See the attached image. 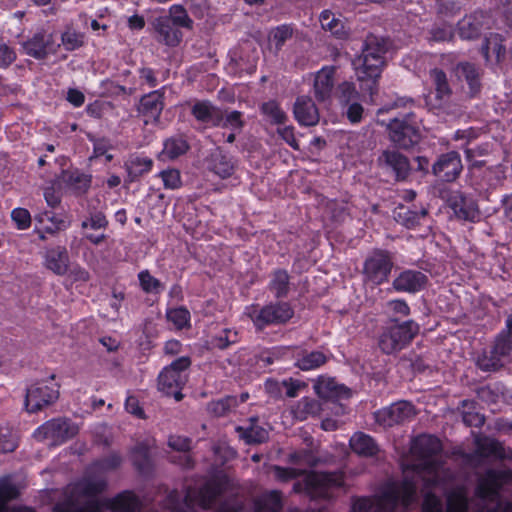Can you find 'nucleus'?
Wrapping results in <instances>:
<instances>
[{"mask_svg":"<svg viewBox=\"0 0 512 512\" xmlns=\"http://www.w3.org/2000/svg\"><path fill=\"white\" fill-rule=\"evenodd\" d=\"M18 447L15 435L9 429H0V452L10 453Z\"/></svg>","mask_w":512,"mask_h":512,"instance_id":"338daca9","label":"nucleus"},{"mask_svg":"<svg viewBox=\"0 0 512 512\" xmlns=\"http://www.w3.org/2000/svg\"><path fill=\"white\" fill-rule=\"evenodd\" d=\"M238 405L236 396H225L208 404V410L216 417H223Z\"/></svg>","mask_w":512,"mask_h":512,"instance_id":"603ef678","label":"nucleus"},{"mask_svg":"<svg viewBox=\"0 0 512 512\" xmlns=\"http://www.w3.org/2000/svg\"><path fill=\"white\" fill-rule=\"evenodd\" d=\"M123 463L119 452H111L107 456L94 460L88 467L89 473H108L117 470Z\"/></svg>","mask_w":512,"mask_h":512,"instance_id":"c03bdc74","label":"nucleus"},{"mask_svg":"<svg viewBox=\"0 0 512 512\" xmlns=\"http://www.w3.org/2000/svg\"><path fill=\"white\" fill-rule=\"evenodd\" d=\"M512 352V338L498 333L489 352H485L478 359V366L481 370L490 372L496 371L502 367L503 358L509 356Z\"/></svg>","mask_w":512,"mask_h":512,"instance_id":"f8f14e48","label":"nucleus"},{"mask_svg":"<svg viewBox=\"0 0 512 512\" xmlns=\"http://www.w3.org/2000/svg\"><path fill=\"white\" fill-rule=\"evenodd\" d=\"M419 329V324L414 320L400 323L398 319H390L379 336L378 346L387 355L399 352L412 342Z\"/></svg>","mask_w":512,"mask_h":512,"instance_id":"f03ea898","label":"nucleus"},{"mask_svg":"<svg viewBox=\"0 0 512 512\" xmlns=\"http://www.w3.org/2000/svg\"><path fill=\"white\" fill-rule=\"evenodd\" d=\"M338 67L325 65L315 73L313 91L315 99L320 103L331 100L335 89V75Z\"/></svg>","mask_w":512,"mask_h":512,"instance_id":"aec40b11","label":"nucleus"},{"mask_svg":"<svg viewBox=\"0 0 512 512\" xmlns=\"http://www.w3.org/2000/svg\"><path fill=\"white\" fill-rule=\"evenodd\" d=\"M295 311L288 301L277 300L263 306L253 305L248 312L256 331H263L270 326L286 325L293 317Z\"/></svg>","mask_w":512,"mask_h":512,"instance_id":"7ed1b4c3","label":"nucleus"},{"mask_svg":"<svg viewBox=\"0 0 512 512\" xmlns=\"http://www.w3.org/2000/svg\"><path fill=\"white\" fill-rule=\"evenodd\" d=\"M208 167L211 172L221 179H228L236 170V160L219 150L211 154Z\"/></svg>","mask_w":512,"mask_h":512,"instance_id":"72a5a7b5","label":"nucleus"},{"mask_svg":"<svg viewBox=\"0 0 512 512\" xmlns=\"http://www.w3.org/2000/svg\"><path fill=\"white\" fill-rule=\"evenodd\" d=\"M441 441L433 435H420L416 437L411 445L412 454L423 461V469L432 471L436 468L434 457L442 452Z\"/></svg>","mask_w":512,"mask_h":512,"instance_id":"ddd939ff","label":"nucleus"},{"mask_svg":"<svg viewBox=\"0 0 512 512\" xmlns=\"http://www.w3.org/2000/svg\"><path fill=\"white\" fill-rule=\"evenodd\" d=\"M93 142V156L95 158L104 156L107 162H111L113 160V155L109 154L108 151L112 149V145L110 140L102 137L91 139Z\"/></svg>","mask_w":512,"mask_h":512,"instance_id":"69168bd1","label":"nucleus"},{"mask_svg":"<svg viewBox=\"0 0 512 512\" xmlns=\"http://www.w3.org/2000/svg\"><path fill=\"white\" fill-rule=\"evenodd\" d=\"M165 189L175 190L181 187V175L177 169H167L159 173Z\"/></svg>","mask_w":512,"mask_h":512,"instance_id":"0e129e2a","label":"nucleus"},{"mask_svg":"<svg viewBox=\"0 0 512 512\" xmlns=\"http://www.w3.org/2000/svg\"><path fill=\"white\" fill-rule=\"evenodd\" d=\"M445 512H468V499L462 491H452L446 499Z\"/></svg>","mask_w":512,"mask_h":512,"instance_id":"4d7b16f0","label":"nucleus"},{"mask_svg":"<svg viewBox=\"0 0 512 512\" xmlns=\"http://www.w3.org/2000/svg\"><path fill=\"white\" fill-rule=\"evenodd\" d=\"M97 473H89L79 482L80 493L88 498L96 499L98 495L106 491L108 482L105 478L95 479L93 476Z\"/></svg>","mask_w":512,"mask_h":512,"instance_id":"79ce46f5","label":"nucleus"},{"mask_svg":"<svg viewBox=\"0 0 512 512\" xmlns=\"http://www.w3.org/2000/svg\"><path fill=\"white\" fill-rule=\"evenodd\" d=\"M244 124L242 112L234 110L224 115L221 110V127L240 131L244 127Z\"/></svg>","mask_w":512,"mask_h":512,"instance_id":"680f3d73","label":"nucleus"},{"mask_svg":"<svg viewBox=\"0 0 512 512\" xmlns=\"http://www.w3.org/2000/svg\"><path fill=\"white\" fill-rule=\"evenodd\" d=\"M153 165V160L147 156L132 155L125 163L127 181L132 183L140 180L141 177L151 172Z\"/></svg>","mask_w":512,"mask_h":512,"instance_id":"c9c22d12","label":"nucleus"},{"mask_svg":"<svg viewBox=\"0 0 512 512\" xmlns=\"http://www.w3.org/2000/svg\"><path fill=\"white\" fill-rule=\"evenodd\" d=\"M131 461L135 470L141 476H149L154 471V463L150 455V446L147 442L136 444L131 451Z\"/></svg>","mask_w":512,"mask_h":512,"instance_id":"473e14b6","label":"nucleus"},{"mask_svg":"<svg viewBox=\"0 0 512 512\" xmlns=\"http://www.w3.org/2000/svg\"><path fill=\"white\" fill-rule=\"evenodd\" d=\"M138 280L141 289L145 293H155L159 294L163 289V284L152 276L148 270H142L138 274Z\"/></svg>","mask_w":512,"mask_h":512,"instance_id":"bf43d9fd","label":"nucleus"},{"mask_svg":"<svg viewBox=\"0 0 512 512\" xmlns=\"http://www.w3.org/2000/svg\"><path fill=\"white\" fill-rule=\"evenodd\" d=\"M165 20H170L177 28L192 29L193 20L189 17L185 8L181 5H173L170 9V16L165 17Z\"/></svg>","mask_w":512,"mask_h":512,"instance_id":"5fc2aeb1","label":"nucleus"},{"mask_svg":"<svg viewBox=\"0 0 512 512\" xmlns=\"http://www.w3.org/2000/svg\"><path fill=\"white\" fill-rule=\"evenodd\" d=\"M16 485L8 480H0V505L7 511V504L19 497Z\"/></svg>","mask_w":512,"mask_h":512,"instance_id":"052dcab7","label":"nucleus"},{"mask_svg":"<svg viewBox=\"0 0 512 512\" xmlns=\"http://www.w3.org/2000/svg\"><path fill=\"white\" fill-rule=\"evenodd\" d=\"M427 213L425 208L417 210L402 207L396 214V220L407 229H415Z\"/></svg>","mask_w":512,"mask_h":512,"instance_id":"de8ad7c7","label":"nucleus"},{"mask_svg":"<svg viewBox=\"0 0 512 512\" xmlns=\"http://www.w3.org/2000/svg\"><path fill=\"white\" fill-rule=\"evenodd\" d=\"M108 224L109 222L102 211L90 212L81 222L83 237L94 245L103 243L107 238L105 230Z\"/></svg>","mask_w":512,"mask_h":512,"instance_id":"6ab92c4d","label":"nucleus"},{"mask_svg":"<svg viewBox=\"0 0 512 512\" xmlns=\"http://www.w3.org/2000/svg\"><path fill=\"white\" fill-rule=\"evenodd\" d=\"M293 114L301 126H315L319 122V111L309 96H298L294 103Z\"/></svg>","mask_w":512,"mask_h":512,"instance_id":"bb28decb","label":"nucleus"},{"mask_svg":"<svg viewBox=\"0 0 512 512\" xmlns=\"http://www.w3.org/2000/svg\"><path fill=\"white\" fill-rule=\"evenodd\" d=\"M166 317L168 321L172 322L179 330L190 325L191 315L189 310L184 306L168 309Z\"/></svg>","mask_w":512,"mask_h":512,"instance_id":"6e6d98bb","label":"nucleus"},{"mask_svg":"<svg viewBox=\"0 0 512 512\" xmlns=\"http://www.w3.org/2000/svg\"><path fill=\"white\" fill-rule=\"evenodd\" d=\"M165 89L163 86L142 95L139 99L136 110L145 125H157L160 122L165 107Z\"/></svg>","mask_w":512,"mask_h":512,"instance_id":"1a4fd4ad","label":"nucleus"},{"mask_svg":"<svg viewBox=\"0 0 512 512\" xmlns=\"http://www.w3.org/2000/svg\"><path fill=\"white\" fill-rule=\"evenodd\" d=\"M64 250L58 247L57 249H49L45 255L46 267L53 271L55 274H64Z\"/></svg>","mask_w":512,"mask_h":512,"instance_id":"13d9d810","label":"nucleus"},{"mask_svg":"<svg viewBox=\"0 0 512 512\" xmlns=\"http://www.w3.org/2000/svg\"><path fill=\"white\" fill-rule=\"evenodd\" d=\"M54 163L59 164V171L55 173V178L50 181V185L44 190L45 200L52 208L61 203V199L64 195L62 186L64 181V157L60 156L55 158Z\"/></svg>","mask_w":512,"mask_h":512,"instance_id":"2f4dec72","label":"nucleus"},{"mask_svg":"<svg viewBox=\"0 0 512 512\" xmlns=\"http://www.w3.org/2000/svg\"><path fill=\"white\" fill-rule=\"evenodd\" d=\"M39 441H47L49 446H59L64 443V418L52 419L39 426L33 433Z\"/></svg>","mask_w":512,"mask_h":512,"instance_id":"393cba45","label":"nucleus"},{"mask_svg":"<svg viewBox=\"0 0 512 512\" xmlns=\"http://www.w3.org/2000/svg\"><path fill=\"white\" fill-rule=\"evenodd\" d=\"M191 366L188 356L175 359L170 365L164 367L158 375V389L166 396L181 401L184 397L182 389L188 381L186 371Z\"/></svg>","mask_w":512,"mask_h":512,"instance_id":"39448f33","label":"nucleus"},{"mask_svg":"<svg viewBox=\"0 0 512 512\" xmlns=\"http://www.w3.org/2000/svg\"><path fill=\"white\" fill-rule=\"evenodd\" d=\"M239 341L238 332L224 328L211 337L210 344L213 348L225 350Z\"/></svg>","mask_w":512,"mask_h":512,"instance_id":"09e8293b","label":"nucleus"},{"mask_svg":"<svg viewBox=\"0 0 512 512\" xmlns=\"http://www.w3.org/2000/svg\"><path fill=\"white\" fill-rule=\"evenodd\" d=\"M393 268V253L387 249L374 248L363 261V282L372 287L381 286L389 281Z\"/></svg>","mask_w":512,"mask_h":512,"instance_id":"20e7f679","label":"nucleus"},{"mask_svg":"<svg viewBox=\"0 0 512 512\" xmlns=\"http://www.w3.org/2000/svg\"><path fill=\"white\" fill-rule=\"evenodd\" d=\"M103 504L111 512H140L142 509V501L132 490L121 491L103 500Z\"/></svg>","mask_w":512,"mask_h":512,"instance_id":"b1692460","label":"nucleus"},{"mask_svg":"<svg viewBox=\"0 0 512 512\" xmlns=\"http://www.w3.org/2000/svg\"><path fill=\"white\" fill-rule=\"evenodd\" d=\"M387 131L390 141L404 150L414 147L421 139L416 115L413 112L390 119L387 123Z\"/></svg>","mask_w":512,"mask_h":512,"instance_id":"423d86ee","label":"nucleus"},{"mask_svg":"<svg viewBox=\"0 0 512 512\" xmlns=\"http://www.w3.org/2000/svg\"><path fill=\"white\" fill-rule=\"evenodd\" d=\"M321 27L330 32L337 39H346L349 36V29L346 28L342 20L337 18L330 10H324L319 16Z\"/></svg>","mask_w":512,"mask_h":512,"instance_id":"ea45409f","label":"nucleus"},{"mask_svg":"<svg viewBox=\"0 0 512 512\" xmlns=\"http://www.w3.org/2000/svg\"><path fill=\"white\" fill-rule=\"evenodd\" d=\"M337 97L340 105L344 108L347 104L360 100L361 94L353 82L343 81L337 87Z\"/></svg>","mask_w":512,"mask_h":512,"instance_id":"3c124183","label":"nucleus"},{"mask_svg":"<svg viewBox=\"0 0 512 512\" xmlns=\"http://www.w3.org/2000/svg\"><path fill=\"white\" fill-rule=\"evenodd\" d=\"M232 487V480L227 473L223 470L213 472L197 490L196 498L199 507L203 510L212 509L218 498L230 491Z\"/></svg>","mask_w":512,"mask_h":512,"instance_id":"0eeeda50","label":"nucleus"},{"mask_svg":"<svg viewBox=\"0 0 512 512\" xmlns=\"http://www.w3.org/2000/svg\"><path fill=\"white\" fill-rule=\"evenodd\" d=\"M290 349L293 350V346H275L267 348L258 354L257 359L259 362L263 363L264 366H269L276 361L284 359L289 354Z\"/></svg>","mask_w":512,"mask_h":512,"instance_id":"8fccbe9b","label":"nucleus"},{"mask_svg":"<svg viewBox=\"0 0 512 512\" xmlns=\"http://www.w3.org/2000/svg\"><path fill=\"white\" fill-rule=\"evenodd\" d=\"M429 77L434 88V96L427 98V104L433 109L444 108L451 99L452 89L446 73L440 68H433Z\"/></svg>","mask_w":512,"mask_h":512,"instance_id":"f3484780","label":"nucleus"},{"mask_svg":"<svg viewBox=\"0 0 512 512\" xmlns=\"http://www.w3.org/2000/svg\"><path fill=\"white\" fill-rule=\"evenodd\" d=\"M23 53L37 60H42L55 54L60 47L53 33L41 30L22 42Z\"/></svg>","mask_w":512,"mask_h":512,"instance_id":"9d476101","label":"nucleus"},{"mask_svg":"<svg viewBox=\"0 0 512 512\" xmlns=\"http://www.w3.org/2000/svg\"><path fill=\"white\" fill-rule=\"evenodd\" d=\"M237 430L242 431L241 437L247 444H261L266 442L269 437L268 431L258 425L252 424L246 429L238 427Z\"/></svg>","mask_w":512,"mask_h":512,"instance_id":"864d4df0","label":"nucleus"},{"mask_svg":"<svg viewBox=\"0 0 512 512\" xmlns=\"http://www.w3.org/2000/svg\"><path fill=\"white\" fill-rule=\"evenodd\" d=\"M191 115L205 125L219 127L221 124V109L208 100L196 101L191 107Z\"/></svg>","mask_w":512,"mask_h":512,"instance_id":"7c9ffc66","label":"nucleus"},{"mask_svg":"<svg viewBox=\"0 0 512 512\" xmlns=\"http://www.w3.org/2000/svg\"><path fill=\"white\" fill-rule=\"evenodd\" d=\"M190 149V145L184 135H173L163 142L161 155L169 160H175L186 154Z\"/></svg>","mask_w":512,"mask_h":512,"instance_id":"a19ab883","label":"nucleus"},{"mask_svg":"<svg viewBox=\"0 0 512 512\" xmlns=\"http://www.w3.org/2000/svg\"><path fill=\"white\" fill-rule=\"evenodd\" d=\"M477 403L474 400L461 401L462 407V421L467 427L480 428L485 423L483 414L476 411Z\"/></svg>","mask_w":512,"mask_h":512,"instance_id":"49530a36","label":"nucleus"},{"mask_svg":"<svg viewBox=\"0 0 512 512\" xmlns=\"http://www.w3.org/2000/svg\"><path fill=\"white\" fill-rule=\"evenodd\" d=\"M463 170L461 156L457 151L440 154L432 165V174L441 182L456 181Z\"/></svg>","mask_w":512,"mask_h":512,"instance_id":"4468645a","label":"nucleus"},{"mask_svg":"<svg viewBox=\"0 0 512 512\" xmlns=\"http://www.w3.org/2000/svg\"><path fill=\"white\" fill-rule=\"evenodd\" d=\"M273 472L275 478L279 482H289L290 480L297 479L306 473L305 469H298L293 467H282L279 465H275L273 467Z\"/></svg>","mask_w":512,"mask_h":512,"instance_id":"e2e57ef3","label":"nucleus"},{"mask_svg":"<svg viewBox=\"0 0 512 512\" xmlns=\"http://www.w3.org/2000/svg\"><path fill=\"white\" fill-rule=\"evenodd\" d=\"M59 397V390L55 384L38 382L31 385L26 392L25 408L29 413H36L53 404Z\"/></svg>","mask_w":512,"mask_h":512,"instance_id":"9b49d317","label":"nucleus"},{"mask_svg":"<svg viewBox=\"0 0 512 512\" xmlns=\"http://www.w3.org/2000/svg\"><path fill=\"white\" fill-rule=\"evenodd\" d=\"M307 496L313 500H329L333 488L344 485L343 477L336 472L306 470Z\"/></svg>","mask_w":512,"mask_h":512,"instance_id":"6e6552de","label":"nucleus"},{"mask_svg":"<svg viewBox=\"0 0 512 512\" xmlns=\"http://www.w3.org/2000/svg\"><path fill=\"white\" fill-rule=\"evenodd\" d=\"M450 206L457 218L474 222L479 219L480 211L476 200L465 193H457L452 196Z\"/></svg>","mask_w":512,"mask_h":512,"instance_id":"a878e982","label":"nucleus"},{"mask_svg":"<svg viewBox=\"0 0 512 512\" xmlns=\"http://www.w3.org/2000/svg\"><path fill=\"white\" fill-rule=\"evenodd\" d=\"M11 218L19 230H26L31 226V215L25 208L18 207L13 209L11 212Z\"/></svg>","mask_w":512,"mask_h":512,"instance_id":"774afa93","label":"nucleus"},{"mask_svg":"<svg viewBox=\"0 0 512 512\" xmlns=\"http://www.w3.org/2000/svg\"><path fill=\"white\" fill-rule=\"evenodd\" d=\"M92 176L79 171L78 169L66 170V191L75 196H82L88 192L91 187Z\"/></svg>","mask_w":512,"mask_h":512,"instance_id":"e433bc0d","label":"nucleus"},{"mask_svg":"<svg viewBox=\"0 0 512 512\" xmlns=\"http://www.w3.org/2000/svg\"><path fill=\"white\" fill-rule=\"evenodd\" d=\"M475 445L477 453L482 457H494L497 460H511L512 449H506L502 442L495 438H476Z\"/></svg>","mask_w":512,"mask_h":512,"instance_id":"c756f323","label":"nucleus"},{"mask_svg":"<svg viewBox=\"0 0 512 512\" xmlns=\"http://www.w3.org/2000/svg\"><path fill=\"white\" fill-rule=\"evenodd\" d=\"M294 366L301 371L316 370L328 361V357L322 351H307L299 346H293Z\"/></svg>","mask_w":512,"mask_h":512,"instance_id":"cd10ccee","label":"nucleus"},{"mask_svg":"<svg viewBox=\"0 0 512 512\" xmlns=\"http://www.w3.org/2000/svg\"><path fill=\"white\" fill-rule=\"evenodd\" d=\"M284 507L280 490H270L254 500V512H281Z\"/></svg>","mask_w":512,"mask_h":512,"instance_id":"4c0bfd02","label":"nucleus"},{"mask_svg":"<svg viewBox=\"0 0 512 512\" xmlns=\"http://www.w3.org/2000/svg\"><path fill=\"white\" fill-rule=\"evenodd\" d=\"M416 415L412 403L402 400L382 408L375 413L376 421L386 427H393L397 424L410 421Z\"/></svg>","mask_w":512,"mask_h":512,"instance_id":"dca6fc26","label":"nucleus"},{"mask_svg":"<svg viewBox=\"0 0 512 512\" xmlns=\"http://www.w3.org/2000/svg\"><path fill=\"white\" fill-rule=\"evenodd\" d=\"M156 39L158 42L170 47L179 45L183 34L170 20L159 18L155 22Z\"/></svg>","mask_w":512,"mask_h":512,"instance_id":"f704fd0d","label":"nucleus"},{"mask_svg":"<svg viewBox=\"0 0 512 512\" xmlns=\"http://www.w3.org/2000/svg\"><path fill=\"white\" fill-rule=\"evenodd\" d=\"M350 446L356 454L366 457L375 456L379 451L373 437L362 432L356 433L351 438Z\"/></svg>","mask_w":512,"mask_h":512,"instance_id":"37998d69","label":"nucleus"},{"mask_svg":"<svg viewBox=\"0 0 512 512\" xmlns=\"http://www.w3.org/2000/svg\"><path fill=\"white\" fill-rule=\"evenodd\" d=\"M379 164L393 172L395 180L403 181L410 173V163L406 156L395 150H384L378 158Z\"/></svg>","mask_w":512,"mask_h":512,"instance_id":"5701e85b","label":"nucleus"},{"mask_svg":"<svg viewBox=\"0 0 512 512\" xmlns=\"http://www.w3.org/2000/svg\"><path fill=\"white\" fill-rule=\"evenodd\" d=\"M503 41V37L498 33H490L489 36L485 37L481 47V54L486 61L490 60L491 55L495 57L497 63L504 59L506 47Z\"/></svg>","mask_w":512,"mask_h":512,"instance_id":"58836bf2","label":"nucleus"},{"mask_svg":"<svg viewBox=\"0 0 512 512\" xmlns=\"http://www.w3.org/2000/svg\"><path fill=\"white\" fill-rule=\"evenodd\" d=\"M512 482V470L488 469L479 479L475 493L481 499H487L499 494L504 484Z\"/></svg>","mask_w":512,"mask_h":512,"instance_id":"2eb2a0df","label":"nucleus"},{"mask_svg":"<svg viewBox=\"0 0 512 512\" xmlns=\"http://www.w3.org/2000/svg\"><path fill=\"white\" fill-rule=\"evenodd\" d=\"M260 112L272 125H284L288 119L287 114L276 100H269L262 103Z\"/></svg>","mask_w":512,"mask_h":512,"instance_id":"a18cd8bd","label":"nucleus"},{"mask_svg":"<svg viewBox=\"0 0 512 512\" xmlns=\"http://www.w3.org/2000/svg\"><path fill=\"white\" fill-rule=\"evenodd\" d=\"M428 282V276L423 272L405 269L393 279L392 288L399 293L416 294L424 290Z\"/></svg>","mask_w":512,"mask_h":512,"instance_id":"a211bd4d","label":"nucleus"},{"mask_svg":"<svg viewBox=\"0 0 512 512\" xmlns=\"http://www.w3.org/2000/svg\"><path fill=\"white\" fill-rule=\"evenodd\" d=\"M388 41L383 37L368 34L361 55L353 61L361 89L373 96L378 92V82L385 65Z\"/></svg>","mask_w":512,"mask_h":512,"instance_id":"f257e3e1","label":"nucleus"},{"mask_svg":"<svg viewBox=\"0 0 512 512\" xmlns=\"http://www.w3.org/2000/svg\"><path fill=\"white\" fill-rule=\"evenodd\" d=\"M268 291L276 300L286 299L292 289L291 275L284 268H275L269 275Z\"/></svg>","mask_w":512,"mask_h":512,"instance_id":"c85d7f7f","label":"nucleus"},{"mask_svg":"<svg viewBox=\"0 0 512 512\" xmlns=\"http://www.w3.org/2000/svg\"><path fill=\"white\" fill-rule=\"evenodd\" d=\"M488 23V15L482 10H476L465 15L457 23L458 35L464 40L477 39Z\"/></svg>","mask_w":512,"mask_h":512,"instance_id":"412c9836","label":"nucleus"},{"mask_svg":"<svg viewBox=\"0 0 512 512\" xmlns=\"http://www.w3.org/2000/svg\"><path fill=\"white\" fill-rule=\"evenodd\" d=\"M455 75L460 81L468 85V94L471 98L477 97L482 89L483 69L471 62H459L455 67Z\"/></svg>","mask_w":512,"mask_h":512,"instance_id":"4be33fe9","label":"nucleus"}]
</instances>
